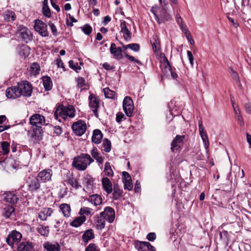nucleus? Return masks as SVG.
I'll return each mask as SVG.
<instances>
[{
    "label": "nucleus",
    "mask_w": 251,
    "mask_h": 251,
    "mask_svg": "<svg viewBox=\"0 0 251 251\" xmlns=\"http://www.w3.org/2000/svg\"><path fill=\"white\" fill-rule=\"evenodd\" d=\"M94 162V159L87 153H81L74 158L72 166L78 171L85 170Z\"/></svg>",
    "instance_id": "f257e3e1"
},
{
    "label": "nucleus",
    "mask_w": 251,
    "mask_h": 251,
    "mask_svg": "<svg viewBox=\"0 0 251 251\" xmlns=\"http://www.w3.org/2000/svg\"><path fill=\"white\" fill-rule=\"evenodd\" d=\"M155 19L158 24L164 23L171 19V15L168 14L165 8H159L157 6H153L151 9Z\"/></svg>",
    "instance_id": "f03ea898"
},
{
    "label": "nucleus",
    "mask_w": 251,
    "mask_h": 251,
    "mask_svg": "<svg viewBox=\"0 0 251 251\" xmlns=\"http://www.w3.org/2000/svg\"><path fill=\"white\" fill-rule=\"evenodd\" d=\"M40 182V180L37 176L28 177L25 181V185L27 187V190L31 192L38 191L41 187Z\"/></svg>",
    "instance_id": "7ed1b4c3"
},
{
    "label": "nucleus",
    "mask_w": 251,
    "mask_h": 251,
    "mask_svg": "<svg viewBox=\"0 0 251 251\" xmlns=\"http://www.w3.org/2000/svg\"><path fill=\"white\" fill-rule=\"evenodd\" d=\"M17 34L25 43H28L32 39V35L30 30L23 25L18 27Z\"/></svg>",
    "instance_id": "20e7f679"
},
{
    "label": "nucleus",
    "mask_w": 251,
    "mask_h": 251,
    "mask_svg": "<svg viewBox=\"0 0 251 251\" xmlns=\"http://www.w3.org/2000/svg\"><path fill=\"white\" fill-rule=\"evenodd\" d=\"M34 28L40 35L43 37L49 36L47 25L42 21L37 19L34 21Z\"/></svg>",
    "instance_id": "39448f33"
},
{
    "label": "nucleus",
    "mask_w": 251,
    "mask_h": 251,
    "mask_svg": "<svg viewBox=\"0 0 251 251\" xmlns=\"http://www.w3.org/2000/svg\"><path fill=\"white\" fill-rule=\"evenodd\" d=\"M22 95L25 97H29L32 93V86L27 81L18 83Z\"/></svg>",
    "instance_id": "423d86ee"
},
{
    "label": "nucleus",
    "mask_w": 251,
    "mask_h": 251,
    "mask_svg": "<svg viewBox=\"0 0 251 251\" xmlns=\"http://www.w3.org/2000/svg\"><path fill=\"white\" fill-rule=\"evenodd\" d=\"M22 238V235L16 230L11 231L6 239V242L10 246H13L14 244L19 243Z\"/></svg>",
    "instance_id": "0eeeda50"
},
{
    "label": "nucleus",
    "mask_w": 251,
    "mask_h": 251,
    "mask_svg": "<svg viewBox=\"0 0 251 251\" xmlns=\"http://www.w3.org/2000/svg\"><path fill=\"white\" fill-rule=\"evenodd\" d=\"M123 109L128 117H131L132 115L134 105L131 98L129 97H126L123 102Z\"/></svg>",
    "instance_id": "6e6552de"
},
{
    "label": "nucleus",
    "mask_w": 251,
    "mask_h": 251,
    "mask_svg": "<svg viewBox=\"0 0 251 251\" xmlns=\"http://www.w3.org/2000/svg\"><path fill=\"white\" fill-rule=\"evenodd\" d=\"M86 127V123L81 120L74 123L72 126L73 130L78 136L83 135L85 132Z\"/></svg>",
    "instance_id": "1a4fd4ad"
},
{
    "label": "nucleus",
    "mask_w": 251,
    "mask_h": 251,
    "mask_svg": "<svg viewBox=\"0 0 251 251\" xmlns=\"http://www.w3.org/2000/svg\"><path fill=\"white\" fill-rule=\"evenodd\" d=\"M100 214L109 223H113L115 218L114 209L109 206L106 207L104 211L101 212Z\"/></svg>",
    "instance_id": "9d476101"
},
{
    "label": "nucleus",
    "mask_w": 251,
    "mask_h": 251,
    "mask_svg": "<svg viewBox=\"0 0 251 251\" xmlns=\"http://www.w3.org/2000/svg\"><path fill=\"white\" fill-rule=\"evenodd\" d=\"M52 176V171L50 169H46L40 171L37 177L41 183H46L51 180Z\"/></svg>",
    "instance_id": "9b49d317"
},
{
    "label": "nucleus",
    "mask_w": 251,
    "mask_h": 251,
    "mask_svg": "<svg viewBox=\"0 0 251 251\" xmlns=\"http://www.w3.org/2000/svg\"><path fill=\"white\" fill-rule=\"evenodd\" d=\"M29 122L33 126L40 127L45 125V119L43 115L35 114L30 118Z\"/></svg>",
    "instance_id": "f8f14e48"
},
{
    "label": "nucleus",
    "mask_w": 251,
    "mask_h": 251,
    "mask_svg": "<svg viewBox=\"0 0 251 251\" xmlns=\"http://www.w3.org/2000/svg\"><path fill=\"white\" fill-rule=\"evenodd\" d=\"M5 94L6 97L9 99H16L22 96L18 84L17 86L8 88L6 90Z\"/></svg>",
    "instance_id": "ddd939ff"
},
{
    "label": "nucleus",
    "mask_w": 251,
    "mask_h": 251,
    "mask_svg": "<svg viewBox=\"0 0 251 251\" xmlns=\"http://www.w3.org/2000/svg\"><path fill=\"white\" fill-rule=\"evenodd\" d=\"M0 164L4 162L5 158L1 157V155H7L9 152L10 144L8 142L3 141L0 143Z\"/></svg>",
    "instance_id": "4468645a"
},
{
    "label": "nucleus",
    "mask_w": 251,
    "mask_h": 251,
    "mask_svg": "<svg viewBox=\"0 0 251 251\" xmlns=\"http://www.w3.org/2000/svg\"><path fill=\"white\" fill-rule=\"evenodd\" d=\"M185 139V135H177L174 139L171 144V150L174 151V150H178L182 145L183 140Z\"/></svg>",
    "instance_id": "2eb2a0df"
},
{
    "label": "nucleus",
    "mask_w": 251,
    "mask_h": 251,
    "mask_svg": "<svg viewBox=\"0 0 251 251\" xmlns=\"http://www.w3.org/2000/svg\"><path fill=\"white\" fill-rule=\"evenodd\" d=\"M151 43L152 46V50L156 54L160 52L161 46L159 37L157 35L154 34L151 39Z\"/></svg>",
    "instance_id": "dca6fc26"
},
{
    "label": "nucleus",
    "mask_w": 251,
    "mask_h": 251,
    "mask_svg": "<svg viewBox=\"0 0 251 251\" xmlns=\"http://www.w3.org/2000/svg\"><path fill=\"white\" fill-rule=\"evenodd\" d=\"M62 108V118L66 120L68 117L73 118L75 115V109L73 106H63Z\"/></svg>",
    "instance_id": "f3484780"
},
{
    "label": "nucleus",
    "mask_w": 251,
    "mask_h": 251,
    "mask_svg": "<svg viewBox=\"0 0 251 251\" xmlns=\"http://www.w3.org/2000/svg\"><path fill=\"white\" fill-rule=\"evenodd\" d=\"M89 106L92 109L96 117H98L99 115L97 109L99 106V101L96 97L92 95L89 96Z\"/></svg>",
    "instance_id": "a211bd4d"
},
{
    "label": "nucleus",
    "mask_w": 251,
    "mask_h": 251,
    "mask_svg": "<svg viewBox=\"0 0 251 251\" xmlns=\"http://www.w3.org/2000/svg\"><path fill=\"white\" fill-rule=\"evenodd\" d=\"M110 51L115 58L120 59L122 58V49L121 47L117 48L115 43H111L110 48Z\"/></svg>",
    "instance_id": "6ab92c4d"
},
{
    "label": "nucleus",
    "mask_w": 251,
    "mask_h": 251,
    "mask_svg": "<svg viewBox=\"0 0 251 251\" xmlns=\"http://www.w3.org/2000/svg\"><path fill=\"white\" fill-rule=\"evenodd\" d=\"M4 199L7 202L15 204L17 202L18 198L14 192H6L3 194Z\"/></svg>",
    "instance_id": "aec40b11"
},
{
    "label": "nucleus",
    "mask_w": 251,
    "mask_h": 251,
    "mask_svg": "<svg viewBox=\"0 0 251 251\" xmlns=\"http://www.w3.org/2000/svg\"><path fill=\"white\" fill-rule=\"evenodd\" d=\"M34 244L30 242H22L17 247L18 251H34Z\"/></svg>",
    "instance_id": "412c9836"
},
{
    "label": "nucleus",
    "mask_w": 251,
    "mask_h": 251,
    "mask_svg": "<svg viewBox=\"0 0 251 251\" xmlns=\"http://www.w3.org/2000/svg\"><path fill=\"white\" fill-rule=\"evenodd\" d=\"M121 31L123 33L124 38L125 40L128 42L131 40V32L127 28L126 26V23L125 21L121 22L120 24Z\"/></svg>",
    "instance_id": "4be33fe9"
},
{
    "label": "nucleus",
    "mask_w": 251,
    "mask_h": 251,
    "mask_svg": "<svg viewBox=\"0 0 251 251\" xmlns=\"http://www.w3.org/2000/svg\"><path fill=\"white\" fill-rule=\"evenodd\" d=\"M95 224L96 228L98 230H101L103 229L105 225V220L104 218L100 215H97L95 217Z\"/></svg>",
    "instance_id": "5701e85b"
},
{
    "label": "nucleus",
    "mask_w": 251,
    "mask_h": 251,
    "mask_svg": "<svg viewBox=\"0 0 251 251\" xmlns=\"http://www.w3.org/2000/svg\"><path fill=\"white\" fill-rule=\"evenodd\" d=\"M53 210L51 208H45L38 214V218L42 221H46L48 217L51 215Z\"/></svg>",
    "instance_id": "b1692460"
},
{
    "label": "nucleus",
    "mask_w": 251,
    "mask_h": 251,
    "mask_svg": "<svg viewBox=\"0 0 251 251\" xmlns=\"http://www.w3.org/2000/svg\"><path fill=\"white\" fill-rule=\"evenodd\" d=\"M102 185L103 189L108 194L112 192V184L109 179L107 177H104L102 179Z\"/></svg>",
    "instance_id": "393cba45"
},
{
    "label": "nucleus",
    "mask_w": 251,
    "mask_h": 251,
    "mask_svg": "<svg viewBox=\"0 0 251 251\" xmlns=\"http://www.w3.org/2000/svg\"><path fill=\"white\" fill-rule=\"evenodd\" d=\"M161 55H162L163 56V65L164 66L165 69L166 70V71H168L170 72L171 76L173 78H176L177 77V75L175 72L172 71L170 63L168 61L167 58L165 56L164 54H161Z\"/></svg>",
    "instance_id": "a878e982"
},
{
    "label": "nucleus",
    "mask_w": 251,
    "mask_h": 251,
    "mask_svg": "<svg viewBox=\"0 0 251 251\" xmlns=\"http://www.w3.org/2000/svg\"><path fill=\"white\" fill-rule=\"evenodd\" d=\"M88 201L94 205H100L102 203V199L100 196L98 194L91 195L88 198Z\"/></svg>",
    "instance_id": "bb28decb"
},
{
    "label": "nucleus",
    "mask_w": 251,
    "mask_h": 251,
    "mask_svg": "<svg viewBox=\"0 0 251 251\" xmlns=\"http://www.w3.org/2000/svg\"><path fill=\"white\" fill-rule=\"evenodd\" d=\"M102 136V132L100 130L95 129L93 131L92 141L96 144H98L100 143Z\"/></svg>",
    "instance_id": "cd10ccee"
},
{
    "label": "nucleus",
    "mask_w": 251,
    "mask_h": 251,
    "mask_svg": "<svg viewBox=\"0 0 251 251\" xmlns=\"http://www.w3.org/2000/svg\"><path fill=\"white\" fill-rule=\"evenodd\" d=\"M44 248L47 251H60V246L58 243L52 244L46 242L43 245Z\"/></svg>",
    "instance_id": "c85d7f7f"
},
{
    "label": "nucleus",
    "mask_w": 251,
    "mask_h": 251,
    "mask_svg": "<svg viewBox=\"0 0 251 251\" xmlns=\"http://www.w3.org/2000/svg\"><path fill=\"white\" fill-rule=\"evenodd\" d=\"M5 21L9 22H13L16 18V16L14 11L7 10L5 11L3 14Z\"/></svg>",
    "instance_id": "c756f323"
},
{
    "label": "nucleus",
    "mask_w": 251,
    "mask_h": 251,
    "mask_svg": "<svg viewBox=\"0 0 251 251\" xmlns=\"http://www.w3.org/2000/svg\"><path fill=\"white\" fill-rule=\"evenodd\" d=\"M17 51L20 56L25 58L30 54V48L26 45H23L17 48Z\"/></svg>",
    "instance_id": "7c9ffc66"
},
{
    "label": "nucleus",
    "mask_w": 251,
    "mask_h": 251,
    "mask_svg": "<svg viewBox=\"0 0 251 251\" xmlns=\"http://www.w3.org/2000/svg\"><path fill=\"white\" fill-rule=\"evenodd\" d=\"M95 237V234L94 231L92 229L86 230L82 235V239L85 243H88L89 241L94 239Z\"/></svg>",
    "instance_id": "2f4dec72"
},
{
    "label": "nucleus",
    "mask_w": 251,
    "mask_h": 251,
    "mask_svg": "<svg viewBox=\"0 0 251 251\" xmlns=\"http://www.w3.org/2000/svg\"><path fill=\"white\" fill-rule=\"evenodd\" d=\"M59 208L61 210L64 217L68 218L71 215V208L69 204L62 203L59 206Z\"/></svg>",
    "instance_id": "473e14b6"
},
{
    "label": "nucleus",
    "mask_w": 251,
    "mask_h": 251,
    "mask_svg": "<svg viewBox=\"0 0 251 251\" xmlns=\"http://www.w3.org/2000/svg\"><path fill=\"white\" fill-rule=\"evenodd\" d=\"M86 220V218L85 216H80L73 220L71 222L70 225L73 227H77L80 226Z\"/></svg>",
    "instance_id": "72a5a7b5"
},
{
    "label": "nucleus",
    "mask_w": 251,
    "mask_h": 251,
    "mask_svg": "<svg viewBox=\"0 0 251 251\" xmlns=\"http://www.w3.org/2000/svg\"><path fill=\"white\" fill-rule=\"evenodd\" d=\"M14 208L12 206L9 205H5L2 209V215L6 218H8L14 212Z\"/></svg>",
    "instance_id": "f704fd0d"
},
{
    "label": "nucleus",
    "mask_w": 251,
    "mask_h": 251,
    "mask_svg": "<svg viewBox=\"0 0 251 251\" xmlns=\"http://www.w3.org/2000/svg\"><path fill=\"white\" fill-rule=\"evenodd\" d=\"M33 133L31 134V137L35 138L38 140H40L42 139V133L43 129L42 126L33 127L32 129Z\"/></svg>",
    "instance_id": "c9c22d12"
},
{
    "label": "nucleus",
    "mask_w": 251,
    "mask_h": 251,
    "mask_svg": "<svg viewBox=\"0 0 251 251\" xmlns=\"http://www.w3.org/2000/svg\"><path fill=\"white\" fill-rule=\"evenodd\" d=\"M90 153L93 158H94L97 161L102 164L103 162V158L100 155L98 150L96 148H94L90 151Z\"/></svg>",
    "instance_id": "e433bc0d"
},
{
    "label": "nucleus",
    "mask_w": 251,
    "mask_h": 251,
    "mask_svg": "<svg viewBox=\"0 0 251 251\" xmlns=\"http://www.w3.org/2000/svg\"><path fill=\"white\" fill-rule=\"evenodd\" d=\"M43 84L46 91L50 90L52 87V83L51 78L48 76L43 77Z\"/></svg>",
    "instance_id": "4c0bfd02"
},
{
    "label": "nucleus",
    "mask_w": 251,
    "mask_h": 251,
    "mask_svg": "<svg viewBox=\"0 0 251 251\" xmlns=\"http://www.w3.org/2000/svg\"><path fill=\"white\" fill-rule=\"evenodd\" d=\"M42 13L44 16L47 18L51 17L50 10L48 6V0H44L43 2Z\"/></svg>",
    "instance_id": "58836bf2"
},
{
    "label": "nucleus",
    "mask_w": 251,
    "mask_h": 251,
    "mask_svg": "<svg viewBox=\"0 0 251 251\" xmlns=\"http://www.w3.org/2000/svg\"><path fill=\"white\" fill-rule=\"evenodd\" d=\"M148 246H151V244L148 242H139L135 245V247L138 251H148Z\"/></svg>",
    "instance_id": "ea45409f"
},
{
    "label": "nucleus",
    "mask_w": 251,
    "mask_h": 251,
    "mask_svg": "<svg viewBox=\"0 0 251 251\" xmlns=\"http://www.w3.org/2000/svg\"><path fill=\"white\" fill-rule=\"evenodd\" d=\"M37 230L41 235L45 237H47L49 234L50 231L48 226L39 225L37 228Z\"/></svg>",
    "instance_id": "a19ab883"
},
{
    "label": "nucleus",
    "mask_w": 251,
    "mask_h": 251,
    "mask_svg": "<svg viewBox=\"0 0 251 251\" xmlns=\"http://www.w3.org/2000/svg\"><path fill=\"white\" fill-rule=\"evenodd\" d=\"M123 190L120 188L118 184H115L113 188V199L115 200L119 199L122 195Z\"/></svg>",
    "instance_id": "79ce46f5"
},
{
    "label": "nucleus",
    "mask_w": 251,
    "mask_h": 251,
    "mask_svg": "<svg viewBox=\"0 0 251 251\" xmlns=\"http://www.w3.org/2000/svg\"><path fill=\"white\" fill-rule=\"evenodd\" d=\"M104 173L107 176H113L114 175V172L111 169L110 163L107 162L105 163Z\"/></svg>",
    "instance_id": "37998d69"
},
{
    "label": "nucleus",
    "mask_w": 251,
    "mask_h": 251,
    "mask_svg": "<svg viewBox=\"0 0 251 251\" xmlns=\"http://www.w3.org/2000/svg\"><path fill=\"white\" fill-rule=\"evenodd\" d=\"M199 130L201 139L208 137L206 132L204 129V126H203L202 122L201 120L199 121Z\"/></svg>",
    "instance_id": "c03bdc74"
},
{
    "label": "nucleus",
    "mask_w": 251,
    "mask_h": 251,
    "mask_svg": "<svg viewBox=\"0 0 251 251\" xmlns=\"http://www.w3.org/2000/svg\"><path fill=\"white\" fill-rule=\"evenodd\" d=\"M67 182L68 184H70L73 187L77 189H78L80 185H79L78 181L74 178L72 176H70L67 180Z\"/></svg>",
    "instance_id": "a18cd8bd"
},
{
    "label": "nucleus",
    "mask_w": 251,
    "mask_h": 251,
    "mask_svg": "<svg viewBox=\"0 0 251 251\" xmlns=\"http://www.w3.org/2000/svg\"><path fill=\"white\" fill-rule=\"evenodd\" d=\"M93 209L88 207L83 206L79 210L78 214L80 216L89 215L92 214Z\"/></svg>",
    "instance_id": "49530a36"
},
{
    "label": "nucleus",
    "mask_w": 251,
    "mask_h": 251,
    "mask_svg": "<svg viewBox=\"0 0 251 251\" xmlns=\"http://www.w3.org/2000/svg\"><path fill=\"white\" fill-rule=\"evenodd\" d=\"M62 105H59L56 108L55 111H54V116L55 119L61 122V120L59 119V117H61L62 118Z\"/></svg>",
    "instance_id": "de8ad7c7"
},
{
    "label": "nucleus",
    "mask_w": 251,
    "mask_h": 251,
    "mask_svg": "<svg viewBox=\"0 0 251 251\" xmlns=\"http://www.w3.org/2000/svg\"><path fill=\"white\" fill-rule=\"evenodd\" d=\"M102 146L103 147V150L104 151L109 152L111 151V142L108 139L106 138L104 139Z\"/></svg>",
    "instance_id": "09e8293b"
},
{
    "label": "nucleus",
    "mask_w": 251,
    "mask_h": 251,
    "mask_svg": "<svg viewBox=\"0 0 251 251\" xmlns=\"http://www.w3.org/2000/svg\"><path fill=\"white\" fill-rule=\"evenodd\" d=\"M103 92L106 98L113 99L115 95V92L110 90L109 88L103 89Z\"/></svg>",
    "instance_id": "8fccbe9b"
},
{
    "label": "nucleus",
    "mask_w": 251,
    "mask_h": 251,
    "mask_svg": "<svg viewBox=\"0 0 251 251\" xmlns=\"http://www.w3.org/2000/svg\"><path fill=\"white\" fill-rule=\"evenodd\" d=\"M31 70L34 75L39 74L40 70L39 65L37 63H33L31 66Z\"/></svg>",
    "instance_id": "3c124183"
},
{
    "label": "nucleus",
    "mask_w": 251,
    "mask_h": 251,
    "mask_svg": "<svg viewBox=\"0 0 251 251\" xmlns=\"http://www.w3.org/2000/svg\"><path fill=\"white\" fill-rule=\"evenodd\" d=\"M69 67L78 73L81 69L80 66H78L77 63H75L73 60H70L69 62Z\"/></svg>",
    "instance_id": "603ef678"
},
{
    "label": "nucleus",
    "mask_w": 251,
    "mask_h": 251,
    "mask_svg": "<svg viewBox=\"0 0 251 251\" xmlns=\"http://www.w3.org/2000/svg\"><path fill=\"white\" fill-rule=\"evenodd\" d=\"M81 28L84 33L87 35H89L92 31V27L88 24L85 25L81 27Z\"/></svg>",
    "instance_id": "864d4df0"
},
{
    "label": "nucleus",
    "mask_w": 251,
    "mask_h": 251,
    "mask_svg": "<svg viewBox=\"0 0 251 251\" xmlns=\"http://www.w3.org/2000/svg\"><path fill=\"white\" fill-rule=\"evenodd\" d=\"M85 251H100V250L97 248L95 244L91 243L86 248Z\"/></svg>",
    "instance_id": "5fc2aeb1"
},
{
    "label": "nucleus",
    "mask_w": 251,
    "mask_h": 251,
    "mask_svg": "<svg viewBox=\"0 0 251 251\" xmlns=\"http://www.w3.org/2000/svg\"><path fill=\"white\" fill-rule=\"evenodd\" d=\"M76 81L77 83V86L79 88L82 87L86 85V81L84 78L82 77H79L77 78Z\"/></svg>",
    "instance_id": "6e6d98bb"
},
{
    "label": "nucleus",
    "mask_w": 251,
    "mask_h": 251,
    "mask_svg": "<svg viewBox=\"0 0 251 251\" xmlns=\"http://www.w3.org/2000/svg\"><path fill=\"white\" fill-rule=\"evenodd\" d=\"M129 49L134 51H138L140 49V45L136 43L128 44Z\"/></svg>",
    "instance_id": "4d7b16f0"
},
{
    "label": "nucleus",
    "mask_w": 251,
    "mask_h": 251,
    "mask_svg": "<svg viewBox=\"0 0 251 251\" xmlns=\"http://www.w3.org/2000/svg\"><path fill=\"white\" fill-rule=\"evenodd\" d=\"M124 183V188L125 189H127L128 190H130L132 188V183L131 179L129 181H123Z\"/></svg>",
    "instance_id": "13d9d810"
},
{
    "label": "nucleus",
    "mask_w": 251,
    "mask_h": 251,
    "mask_svg": "<svg viewBox=\"0 0 251 251\" xmlns=\"http://www.w3.org/2000/svg\"><path fill=\"white\" fill-rule=\"evenodd\" d=\"M123 175V181H129L131 179V177L130 175L126 172H123L122 173Z\"/></svg>",
    "instance_id": "bf43d9fd"
},
{
    "label": "nucleus",
    "mask_w": 251,
    "mask_h": 251,
    "mask_svg": "<svg viewBox=\"0 0 251 251\" xmlns=\"http://www.w3.org/2000/svg\"><path fill=\"white\" fill-rule=\"evenodd\" d=\"M49 25L51 29V32L54 35H57V30L55 25L52 23L50 22Z\"/></svg>",
    "instance_id": "052dcab7"
},
{
    "label": "nucleus",
    "mask_w": 251,
    "mask_h": 251,
    "mask_svg": "<svg viewBox=\"0 0 251 251\" xmlns=\"http://www.w3.org/2000/svg\"><path fill=\"white\" fill-rule=\"evenodd\" d=\"M201 139H202L204 147L206 150V152H208V148H209V142L208 138V137H206L204 138H202Z\"/></svg>",
    "instance_id": "680f3d73"
},
{
    "label": "nucleus",
    "mask_w": 251,
    "mask_h": 251,
    "mask_svg": "<svg viewBox=\"0 0 251 251\" xmlns=\"http://www.w3.org/2000/svg\"><path fill=\"white\" fill-rule=\"evenodd\" d=\"M125 54L126 57V58H127L128 59L130 60L131 61H134V62H136L137 63L139 64H141V62L139 60H138L137 59H136L133 56H130V55L127 54L126 52H125Z\"/></svg>",
    "instance_id": "e2e57ef3"
},
{
    "label": "nucleus",
    "mask_w": 251,
    "mask_h": 251,
    "mask_svg": "<svg viewBox=\"0 0 251 251\" xmlns=\"http://www.w3.org/2000/svg\"><path fill=\"white\" fill-rule=\"evenodd\" d=\"M147 238L150 241H153L156 238V234L154 232L149 233L147 236Z\"/></svg>",
    "instance_id": "0e129e2a"
},
{
    "label": "nucleus",
    "mask_w": 251,
    "mask_h": 251,
    "mask_svg": "<svg viewBox=\"0 0 251 251\" xmlns=\"http://www.w3.org/2000/svg\"><path fill=\"white\" fill-rule=\"evenodd\" d=\"M187 56H188L189 60L190 61V63L191 66H193L194 65V57H193V54H192L191 51H190L189 50H187Z\"/></svg>",
    "instance_id": "69168bd1"
},
{
    "label": "nucleus",
    "mask_w": 251,
    "mask_h": 251,
    "mask_svg": "<svg viewBox=\"0 0 251 251\" xmlns=\"http://www.w3.org/2000/svg\"><path fill=\"white\" fill-rule=\"evenodd\" d=\"M53 130L55 134H56V135H59L62 133V128L59 126H55L53 127Z\"/></svg>",
    "instance_id": "338daca9"
},
{
    "label": "nucleus",
    "mask_w": 251,
    "mask_h": 251,
    "mask_svg": "<svg viewBox=\"0 0 251 251\" xmlns=\"http://www.w3.org/2000/svg\"><path fill=\"white\" fill-rule=\"evenodd\" d=\"M244 107L246 112L248 114H251V103H246L244 105Z\"/></svg>",
    "instance_id": "774afa93"
}]
</instances>
